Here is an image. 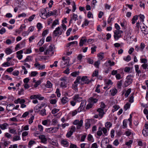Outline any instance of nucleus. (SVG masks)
Listing matches in <instances>:
<instances>
[{
	"instance_id": "b1692460",
	"label": "nucleus",
	"mask_w": 148,
	"mask_h": 148,
	"mask_svg": "<svg viewBox=\"0 0 148 148\" xmlns=\"http://www.w3.org/2000/svg\"><path fill=\"white\" fill-rule=\"evenodd\" d=\"M138 16L137 15L134 16L132 18V24H134L135 23V21H136L138 19Z\"/></svg>"
},
{
	"instance_id": "f8f14e48",
	"label": "nucleus",
	"mask_w": 148,
	"mask_h": 148,
	"mask_svg": "<svg viewBox=\"0 0 148 148\" xmlns=\"http://www.w3.org/2000/svg\"><path fill=\"white\" fill-rule=\"evenodd\" d=\"M9 126L8 124L4 123L3 124H1L0 125V128L2 130H4L6 129L7 127Z\"/></svg>"
},
{
	"instance_id": "393cba45",
	"label": "nucleus",
	"mask_w": 148,
	"mask_h": 148,
	"mask_svg": "<svg viewBox=\"0 0 148 148\" xmlns=\"http://www.w3.org/2000/svg\"><path fill=\"white\" fill-rule=\"evenodd\" d=\"M14 107V105L13 104H10L8 105L7 106V108H9V110L11 111L12 110V108Z\"/></svg>"
},
{
	"instance_id": "aec40b11",
	"label": "nucleus",
	"mask_w": 148,
	"mask_h": 148,
	"mask_svg": "<svg viewBox=\"0 0 148 148\" xmlns=\"http://www.w3.org/2000/svg\"><path fill=\"white\" fill-rule=\"evenodd\" d=\"M90 21H88L87 19H85L84 21L83 22V23L82 25V27H84L85 26H87L89 24Z\"/></svg>"
},
{
	"instance_id": "423d86ee",
	"label": "nucleus",
	"mask_w": 148,
	"mask_h": 148,
	"mask_svg": "<svg viewBox=\"0 0 148 148\" xmlns=\"http://www.w3.org/2000/svg\"><path fill=\"white\" fill-rule=\"evenodd\" d=\"M84 101H82L81 103L80 106L77 109L78 112H80L83 110L85 104L84 103Z\"/></svg>"
},
{
	"instance_id": "f704fd0d",
	"label": "nucleus",
	"mask_w": 148,
	"mask_h": 148,
	"mask_svg": "<svg viewBox=\"0 0 148 148\" xmlns=\"http://www.w3.org/2000/svg\"><path fill=\"white\" fill-rule=\"evenodd\" d=\"M131 96L129 98V102L132 103L134 102V93H132L131 95Z\"/></svg>"
},
{
	"instance_id": "c756f323",
	"label": "nucleus",
	"mask_w": 148,
	"mask_h": 148,
	"mask_svg": "<svg viewBox=\"0 0 148 148\" xmlns=\"http://www.w3.org/2000/svg\"><path fill=\"white\" fill-rule=\"evenodd\" d=\"M44 38H42L38 43L37 45L38 46H42L44 43Z\"/></svg>"
},
{
	"instance_id": "f3484780",
	"label": "nucleus",
	"mask_w": 148,
	"mask_h": 148,
	"mask_svg": "<svg viewBox=\"0 0 148 148\" xmlns=\"http://www.w3.org/2000/svg\"><path fill=\"white\" fill-rule=\"evenodd\" d=\"M52 83L49 81L48 80L45 86L48 88H51L52 87Z\"/></svg>"
},
{
	"instance_id": "dca6fc26",
	"label": "nucleus",
	"mask_w": 148,
	"mask_h": 148,
	"mask_svg": "<svg viewBox=\"0 0 148 148\" xmlns=\"http://www.w3.org/2000/svg\"><path fill=\"white\" fill-rule=\"evenodd\" d=\"M78 16L76 14L73 13L72 17H71V21L74 20L76 21L78 20Z\"/></svg>"
},
{
	"instance_id": "cd10ccee",
	"label": "nucleus",
	"mask_w": 148,
	"mask_h": 148,
	"mask_svg": "<svg viewBox=\"0 0 148 148\" xmlns=\"http://www.w3.org/2000/svg\"><path fill=\"white\" fill-rule=\"evenodd\" d=\"M130 105L131 104L129 103H127L124 106V109L125 111H126L130 108Z\"/></svg>"
},
{
	"instance_id": "20e7f679",
	"label": "nucleus",
	"mask_w": 148,
	"mask_h": 148,
	"mask_svg": "<svg viewBox=\"0 0 148 148\" xmlns=\"http://www.w3.org/2000/svg\"><path fill=\"white\" fill-rule=\"evenodd\" d=\"M73 100H74L76 102H79L82 101L83 99L82 97H80L79 94L75 95L72 98Z\"/></svg>"
},
{
	"instance_id": "a18cd8bd",
	"label": "nucleus",
	"mask_w": 148,
	"mask_h": 148,
	"mask_svg": "<svg viewBox=\"0 0 148 148\" xmlns=\"http://www.w3.org/2000/svg\"><path fill=\"white\" fill-rule=\"evenodd\" d=\"M56 94L58 97H60L61 94L60 92V89L59 88H57L56 90Z\"/></svg>"
},
{
	"instance_id": "f03ea898",
	"label": "nucleus",
	"mask_w": 148,
	"mask_h": 148,
	"mask_svg": "<svg viewBox=\"0 0 148 148\" xmlns=\"http://www.w3.org/2000/svg\"><path fill=\"white\" fill-rule=\"evenodd\" d=\"M83 123V121L82 120H81L80 121L78 120H75L73 123L74 125H76V128L77 129L81 128L82 126Z\"/></svg>"
},
{
	"instance_id": "473e14b6",
	"label": "nucleus",
	"mask_w": 148,
	"mask_h": 148,
	"mask_svg": "<svg viewBox=\"0 0 148 148\" xmlns=\"http://www.w3.org/2000/svg\"><path fill=\"white\" fill-rule=\"evenodd\" d=\"M131 91V89L129 88L126 91V93L125 94V96L126 98L127 97Z\"/></svg>"
},
{
	"instance_id": "412c9836",
	"label": "nucleus",
	"mask_w": 148,
	"mask_h": 148,
	"mask_svg": "<svg viewBox=\"0 0 148 148\" xmlns=\"http://www.w3.org/2000/svg\"><path fill=\"white\" fill-rule=\"evenodd\" d=\"M39 137L40 139H41V141L42 143H45L47 140L46 138L44 135L39 136Z\"/></svg>"
},
{
	"instance_id": "a878e982",
	"label": "nucleus",
	"mask_w": 148,
	"mask_h": 148,
	"mask_svg": "<svg viewBox=\"0 0 148 148\" xmlns=\"http://www.w3.org/2000/svg\"><path fill=\"white\" fill-rule=\"evenodd\" d=\"M54 47V46L53 45H51L49 47V48L48 49L49 50V51L50 52H51L52 54H53L54 53V51H53V48Z\"/></svg>"
},
{
	"instance_id": "c03bdc74",
	"label": "nucleus",
	"mask_w": 148,
	"mask_h": 148,
	"mask_svg": "<svg viewBox=\"0 0 148 148\" xmlns=\"http://www.w3.org/2000/svg\"><path fill=\"white\" fill-rule=\"evenodd\" d=\"M38 74V73L36 71H33L31 72L30 76L31 77H35Z\"/></svg>"
},
{
	"instance_id": "338daca9",
	"label": "nucleus",
	"mask_w": 148,
	"mask_h": 148,
	"mask_svg": "<svg viewBox=\"0 0 148 148\" xmlns=\"http://www.w3.org/2000/svg\"><path fill=\"white\" fill-rule=\"evenodd\" d=\"M20 137L18 136H16L14 137L13 138V141H16L18 140H20Z\"/></svg>"
},
{
	"instance_id": "09e8293b",
	"label": "nucleus",
	"mask_w": 148,
	"mask_h": 148,
	"mask_svg": "<svg viewBox=\"0 0 148 148\" xmlns=\"http://www.w3.org/2000/svg\"><path fill=\"white\" fill-rule=\"evenodd\" d=\"M93 104L92 103H88V104L86 107V110H88L91 108H92L93 106Z\"/></svg>"
},
{
	"instance_id": "7c9ffc66",
	"label": "nucleus",
	"mask_w": 148,
	"mask_h": 148,
	"mask_svg": "<svg viewBox=\"0 0 148 148\" xmlns=\"http://www.w3.org/2000/svg\"><path fill=\"white\" fill-rule=\"evenodd\" d=\"M114 37L115 40H117L122 37V35H118L116 34V33H114Z\"/></svg>"
},
{
	"instance_id": "1a4fd4ad",
	"label": "nucleus",
	"mask_w": 148,
	"mask_h": 148,
	"mask_svg": "<svg viewBox=\"0 0 148 148\" xmlns=\"http://www.w3.org/2000/svg\"><path fill=\"white\" fill-rule=\"evenodd\" d=\"M87 39L85 37H83L81 38L79 42V45L80 47H82L83 46L84 44L86 42Z\"/></svg>"
},
{
	"instance_id": "a19ab883",
	"label": "nucleus",
	"mask_w": 148,
	"mask_h": 148,
	"mask_svg": "<svg viewBox=\"0 0 148 148\" xmlns=\"http://www.w3.org/2000/svg\"><path fill=\"white\" fill-rule=\"evenodd\" d=\"M117 92V90L116 88H114L112 90L111 94L112 96H114L116 94Z\"/></svg>"
},
{
	"instance_id": "4be33fe9",
	"label": "nucleus",
	"mask_w": 148,
	"mask_h": 148,
	"mask_svg": "<svg viewBox=\"0 0 148 148\" xmlns=\"http://www.w3.org/2000/svg\"><path fill=\"white\" fill-rule=\"evenodd\" d=\"M39 114L42 116H46L47 115L46 113V110L45 109L40 110Z\"/></svg>"
},
{
	"instance_id": "7ed1b4c3",
	"label": "nucleus",
	"mask_w": 148,
	"mask_h": 148,
	"mask_svg": "<svg viewBox=\"0 0 148 148\" xmlns=\"http://www.w3.org/2000/svg\"><path fill=\"white\" fill-rule=\"evenodd\" d=\"M53 34L55 37L61 35L62 34V31H60V27H58L56 28L55 30L53 31Z\"/></svg>"
},
{
	"instance_id": "2eb2a0df",
	"label": "nucleus",
	"mask_w": 148,
	"mask_h": 148,
	"mask_svg": "<svg viewBox=\"0 0 148 148\" xmlns=\"http://www.w3.org/2000/svg\"><path fill=\"white\" fill-rule=\"evenodd\" d=\"M42 108L41 106L39 105L36 106L34 108L35 111L36 112H38L40 111V109Z\"/></svg>"
},
{
	"instance_id": "de8ad7c7",
	"label": "nucleus",
	"mask_w": 148,
	"mask_h": 148,
	"mask_svg": "<svg viewBox=\"0 0 148 148\" xmlns=\"http://www.w3.org/2000/svg\"><path fill=\"white\" fill-rule=\"evenodd\" d=\"M114 33H116V34L118 35H121V34L123 33V32L121 30H116L114 32Z\"/></svg>"
},
{
	"instance_id": "6e6d98bb",
	"label": "nucleus",
	"mask_w": 148,
	"mask_h": 148,
	"mask_svg": "<svg viewBox=\"0 0 148 148\" xmlns=\"http://www.w3.org/2000/svg\"><path fill=\"white\" fill-rule=\"evenodd\" d=\"M59 110V109L55 108L52 110L51 113L53 114H54L58 112Z\"/></svg>"
},
{
	"instance_id": "052dcab7",
	"label": "nucleus",
	"mask_w": 148,
	"mask_h": 148,
	"mask_svg": "<svg viewBox=\"0 0 148 148\" xmlns=\"http://www.w3.org/2000/svg\"><path fill=\"white\" fill-rule=\"evenodd\" d=\"M142 133L145 136H148V130H143Z\"/></svg>"
},
{
	"instance_id": "39448f33",
	"label": "nucleus",
	"mask_w": 148,
	"mask_h": 148,
	"mask_svg": "<svg viewBox=\"0 0 148 148\" xmlns=\"http://www.w3.org/2000/svg\"><path fill=\"white\" fill-rule=\"evenodd\" d=\"M66 77H64L61 78L60 79L62 82L60 83V86L63 88H66L67 87L66 84Z\"/></svg>"
},
{
	"instance_id": "c9c22d12",
	"label": "nucleus",
	"mask_w": 148,
	"mask_h": 148,
	"mask_svg": "<svg viewBox=\"0 0 148 148\" xmlns=\"http://www.w3.org/2000/svg\"><path fill=\"white\" fill-rule=\"evenodd\" d=\"M73 131L74 130H73V131L72 130H70L69 132H68L66 134V136L68 138L70 137L74 132Z\"/></svg>"
},
{
	"instance_id": "0e129e2a",
	"label": "nucleus",
	"mask_w": 148,
	"mask_h": 148,
	"mask_svg": "<svg viewBox=\"0 0 148 148\" xmlns=\"http://www.w3.org/2000/svg\"><path fill=\"white\" fill-rule=\"evenodd\" d=\"M5 32L6 30L3 27H2L1 29L0 30V34H3L4 33H5Z\"/></svg>"
},
{
	"instance_id": "13d9d810",
	"label": "nucleus",
	"mask_w": 148,
	"mask_h": 148,
	"mask_svg": "<svg viewBox=\"0 0 148 148\" xmlns=\"http://www.w3.org/2000/svg\"><path fill=\"white\" fill-rule=\"evenodd\" d=\"M36 26L38 30H40L42 27V24L40 23H38L37 24Z\"/></svg>"
},
{
	"instance_id": "79ce46f5",
	"label": "nucleus",
	"mask_w": 148,
	"mask_h": 148,
	"mask_svg": "<svg viewBox=\"0 0 148 148\" xmlns=\"http://www.w3.org/2000/svg\"><path fill=\"white\" fill-rule=\"evenodd\" d=\"M36 143L35 142V141L34 140H31L29 142L28 147H31L32 145Z\"/></svg>"
},
{
	"instance_id": "37998d69",
	"label": "nucleus",
	"mask_w": 148,
	"mask_h": 148,
	"mask_svg": "<svg viewBox=\"0 0 148 148\" xmlns=\"http://www.w3.org/2000/svg\"><path fill=\"white\" fill-rule=\"evenodd\" d=\"M104 54L103 53H100L97 54V56L99 57V59L101 60L103 58V55Z\"/></svg>"
},
{
	"instance_id": "864d4df0",
	"label": "nucleus",
	"mask_w": 148,
	"mask_h": 148,
	"mask_svg": "<svg viewBox=\"0 0 148 148\" xmlns=\"http://www.w3.org/2000/svg\"><path fill=\"white\" fill-rule=\"evenodd\" d=\"M48 120H45L42 121V123L43 125L47 126L48 125Z\"/></svg>"
},
{
	"instance_id": "680f3d73",
	"label": "nucleus",
	"mask_w": 148,
	"mask_h": 148,
	"mask_svg": "<svg viewBox=\"0 0 148 148\" xmlns=\"http://www.w3.org/2000/svg\"><path fill=\"white\" fill-rule=\"evenodd\" d=\"M97 48L96 46H94L93 47H92L91 48V53L93 54L94 52L96 51V49Z\"/></svg>"
},
{
	"instance_id": "4468645a",
	"label": "nucleus",
	"mask_w": 148,
	"mask_h": 148,
	"mask_svg": "<svg viewBox=\"0 0 148 148\" xmlns=\"http://www.w3.org/2000/svg\"><path fill=\"white\" fill-rule=\"evenodd\" d=\"M90 126V121L89 120H86L85 124V129L87 130L89 129Z\"/></svg>"
},
{
	"instance_id": "bf43d9fd",
	"label": "nucleus",
	"mask_w": 148,
	"mask_h": 148,
	"mask_svg": "<svg viewBox=\"0 0 148 148\" xmlns=\"http://www.w3.org/2000/svg\"><path fill=\"white\" fill-rule=\"evenodd\" d=\"M98 71L97 70H95V71L93 73L92 76V77H97V76L98 75Z\"/></svg>"
},
{
	"instance_id": "6ab92c4d",
	"label": "nucleus",
	"mask_w": 148,
	"mask_h": 148,
	"mask_svg": "<svg viewBox=\"0 0 148 148\" xmlns=\"http://www.w3.org/2000/svg\"><path fill=\"white\" fill-rule=\"evenodd\" d=\"M5 52L7 55H9L12 53V50L9 48H6L5 51Z\"/></svg>"
},
{
	"instance_id": "6e6552de",
	"label": "nucleus",
	"mask_w": 148,
	"mask_h": 148,
	"mask_svg": "<svg viewBox=\"0 0 148 148\" xmlns=\"http://www.w3.org/2000/svg\"><path fill=\"white\" fill-rule=\"evenodd\" d=\"M23 50L19 51L16 52L17 57L19 60H21L23 57L22 55H21L23 53Z\"/></svg>"
},
{
	"instance_id": "c85d7f7f",
	"label": "nucleus",
	"mask_w": 148,
	"mask_h": 148,
	"mask_svg": "<svg viewBox=\"0 0 148 148\" xmlns=\"http://www.w3.org/2000/svg\"><path fill=\"white\" fill-rule=\"evenodd\" d=\"M145 46V45L143 42H141L140 45L139 47L140 51H143V49Z\"/></svg>"
},
{
	"instance_id": "69168bd1",
	"label": "nucleus",
	"mask_w": 148,
	"mask_h": 148,
	"mask_svg": "<svg viewBox=\"0 0 148 148\" xmlns=\"http://www.w3.org/2000/svg\"><path fill=\"white\" fill-rule=\"evenodd\" d=\"M37 99L40 100H41L44 99V97H42L40 94H37Z\"/></svg>"
},
{
	"instance_id": "4c0bfd02",
	"label": "nucleus",
	"mask_w": 148,
	"mask_h": 148,
	"mask_svg": "<svg viewBox=\"0 0 148 148\" xmlns=\"http://www.w3.org/2000/svg\"><path fill=\"white\" fill-rule=\"evenodd\" d=\"M113 108L114 109L112 110V111L113 112H114L117 110L120 107L118 105H115L113 106Z\"/></svg>"
},
{
	"instance_id": "f257e3e1",
	"label": "nucleus",
	"mask_w": 148,
	"mask_h": 148,
	"mask_svg": "<svg viewBox=\"0 0 148 148\" xmlns=\"http://www.w3.org/2000/svg\"><path fill=\"white\" fill-rule=\"evenodd\" d=\"M133 77L134 76L131 75H128L127 77L126 80L123 84L125 87L128 86L132 83Z\"/></svg>"
},
{
	"instance_id": "ddd939ff",
	"label": "nucleus",
	"mask_w": 148,
	"mask_h": 148,
	"mask_svg": "<svg viewBox=\"0 0 148 148\" xmlns=\"http://www.w3.org/2000/svg\"><path fill=\"white\" fill-rule=\"evenodd\" d=\"M108 64H109V66H114L115 65V62H112L110 60H109L108 61L106 62L105 63V65L106 66H108Z\"/></svg>"
},
{
	"instance_id": "58836bf2",
	"label": "nucleus",
	"mask_w": 148,
	"mask_h": 148,
	"mask_svg": "<svg viewBox=\"0 0 148 148\" xmlns=\"http://www.w3.org/2000/svg\"><path fill=\"white\" fill-rule=\"evenodd\" d=\"M58 20H55L53 22L52 25L51 26V28H53L57 24H58Z\"/></svg>"
},
{
	"instance_id": "9d476101",
	"label": "nucleus",
	"mask_w": 148,
	"mask_h": 148,
	"mask_svg": "<svg viewBox=\"0 0 148 148\" xmlns=\"http://www.w3.org/2000/svg\"><path fill=\"white\" fill-rule=\"evenodd\" d=\"M61 143L62 145L64 147H68L69 145V143L65 139H63L61 141Z\"/></svg>"
},
{
	"instance_id": "774afa93",
	"label": "nucleus",
	"mask_w": 148,
	"mask_h": 148,
	"mask_svg": "<svg viewBox=\"0 0 148 148\" xmlns=\"http://www.w3.org/2000/svg\"><path fill=\"white\" fill-rule=\"evenodd\" d=\"M41 83V81L40 80H38L36 82L34 85V87L35 88H36L38 87V86Z\"/></svg>"
},
{
	"instance_id": "e433bc0d",
	"label": "nucleus",
	"mask_w": 148,
	"mask_h": 148,
	"mask_svg": "<svg viewBox=\"0 0 148 148\" xmlns=\"http://www.w3.org/2000/svg\"><path fill=\"white\" fill-rule=\"evenodd\" d=\"M81 78V77L79 76L77 77L76 79L75 80L74 82V84H76L77 83L80 84V80Z\"/></svg>"
},
{
	"instance_id": "0eeeda50",
	"label": "nucleus",
	"mask_w": 148,
	"mask_h": 148,
	"mask_svg": "<svg viewBox=\"0 0 148 148\" xmlns=\"http://www.w3.org/2000/svg\"><path fill=\"white\" fill-rule=\"evenodd\" d=\"M40 12L41 13V15H40V16L42 18L44 19H45V15H46L47 10L45 9L42 8L40 9Z\"/></svg>"
},
{
	"instance_id": "5701e85b",
	"label": "nucleus",
	"mask_w": 148,
	"mask_h": 148,
	"mask_svg": "<svg viewBox=\"0 0 148 148\" xmlns=\"http://www.w3.org/2000/svg\"><path fill=\"white\" fill-rule=\"evenodd\" d=\"M15 2L18 4L20 3L21 5H18V7H21V5H24V2L23 0H15Z\"/></svg>"
},
{
	"instance_id": "3c124183",
	"label": "nucleus",
	"mask_w": 148,
	"mask_h": 148,
	"mask_svg": "<svg viewBox=\"0 0 148 148\" xmlns=\"http://www.w3.org/2000/svg\"><path fill=\"white\" fill-rule=\"evenodd\" d=\"M10 65V63L9 62H6L3 63L2 64V66L4 67L9 66Z\"/></svg>"
},
{
	"instance_id": "ea45409f",
	"label": "nucleus",
	"mask_w": 148,
	"mask_h": 148,
	"mask_svg": "<svg viewBox=\"0 0 148 148\" xmlns=\"http://www.w3.org/2000/svg\"><path fill=\"white\" fill-rule=\"evenodd\" d=\"M127 120L126 119H124L123 121V128L125 129V128L127 127Z\"/></svg>"
},
{
	"instance_id": "a211bd4d",
	"label": "nucleus",
	"mask_w": 148,
	"mask_h": 148,
	"mask_svg": "<svg viewBox=\"0 0 148 148\" xmlns=\"http://www.w3.org/2000/svg\"><path fill=\"white\" fill-rule=\"evenodd\" d=\"M89 101L90 102L93 103H97L98 101V99H97V98H95L92 97H90L89 99Z\"/></svg>"
},
{
	"instance_id": "8fccbe9b",
	"label": "nucleus",
	"mask_w": 148,
	"mask_h": 148,
	"mask_svg": "<svg viewBox=\"0 0 148 148\" xmlns=\"http://www.w3.org/2000/svg\"><path fill=\"white\" fill-rule=\"evenodd\" d=\"M81 81L85 82L88 80V77L87 76H84L81 78Z\"/></svg>"
},
{
	"instance_id": "e2e57ef3",
	"label": "nucleus",
	"mask_w": 148,
	"mask_h": 148,
	"mask_svg": "<svg viewBox=\"0 0 148 148\" xmlns=\"http://www.w3.org/2000/svg\"><path fill=\"white\" fill-rule=\"evenodd\" d=\"M122 80L118 81L117 83V87L118 88H120L122 84Z\"/></svg>"
},
{
	"instance_id": "9b49d317",
	"label": "nucleus",
	"mask_w": 148,
	"mask_h": 148,
	"mask_svg": "<svg viewBox=\"0 0 148 148\" xmlns=\"http://www.w3.org/2000/svg\"><path fill=\"white\" fill-rule=\"evenodd\" d=\"M61 100L62 103L64 105L68 101V98L64 96L61 99Z\"/></svg>"
},
{
	"instance_id": "bb28decb",
	"label": "nucleus",
	"mask_w": 148,
	"mask_h": 148,
	"mask_svg": "<svg viewBox=\"0 0 148 148\" xmlns=\"http://www.w3.org/2000/svg\"><path fill=\"white\" fill-rule=\"evenodd\" d=\"M79 71H75L71 73V75L73 77H76L79 75Z\"/></svg>"
},
{
	"instance_id": "603ef678",
	"label": "nucleus",
	"mask_w": 148,
	"mask_h": 148,
	"mask_svg": "<svg viewBox=\"0 0 148 148\" xmlns=\"http://www.w3.org/2000/svg\"><path fill=\"white\" fill-rule=\"evenodd\" d=\"M58 63V61H56L54 62V63L53 64H51L50 66V67L51 68H53V66H55L56 67H57L58 66L57 64Z\"/></svg>"
},
{
	"instance_id": "4d7b16f0",
	"label": "nucleus",
	"mask_w": 148,
	"mask_h": 148,
	"mask_svg": "<svg viewBox=\"0 0 148 148\" xmlns=\"http://www.w3.org/2000/svg\"><path fill=\"white\" fill-rule=\"evenodd\" d=\"M35 16V14H33V15H32V16H29V17L27 19V20L29 22H31V21H32L34 19Z\"/></svg>"
},
{
	"instance_id": "49530a36",
	"label": "nucleus",
	"mask_w": 148,
	"mask_h": 148,
	"mask_svg": "<svg viewBox=\"0 0 148 148\" xmlns=\"http://www.w3.org/2000/svg\"><path fill=\"white\" fill-rule=\"evenodd\" d=\"M32 52V50L31 48H29L27 49L26 51H25L24 52V53L25 54H28Z\"/></svg>"
},
{
	"instance_id": "5fc2aeb1",
	"label": "nucleus",
	"mask_w": 148,
	"mask_h": 148,
	"mask_svg": "<svg viewBox=\"0 0 148 148\" xmlns=\"http://www.w3.org/2000/svg\"><path fill=\"white\" fill-rule=\"evenodd\" d=\"M93 139V137L92 135L90 134H88V140L89 141H91L93 142L92 139Z\"/></svg>"
},
{
	"instance_id": "2f4dec72",
	"label": "nucleus",
	"mask_w": 148,
	"mask_h": 148,
	"mask_svg": "<svg viewBox=\"0 0 148 148\" xmlns=\"http://www.w3.org/2000/svg\"><path fill=\"white\" fill-rule=\"evenodd\" d=\"M112 126V124L110 122H107L106 123L105 126L106 128L109 129Z\"/></svg>"
},
{
	"instance_id": "72a5a7b5",
	"label": "nucleus",
	"mask_w": 148,
	"mask_h": 148,
	"mask_svg": "<svg viewBox=\"0 0 148 148\" xmlns=\"http://www.w3.org/2000/svg\"><path fill=\"white\" fill-rule=\"evenodd\" d=\"M51 15H53V14L52 13V11H50L48 12L47 13H46V15H45V19L48 17H49Z\"/></svg>"
}]
</instances>
